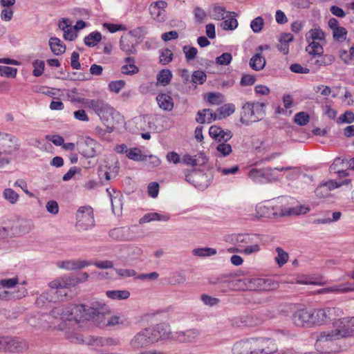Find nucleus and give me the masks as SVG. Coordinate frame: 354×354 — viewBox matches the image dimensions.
<instances>
[{
	"label": "nucleus",
	"mask_w": 354,
	"mask_h": 354,
	"mask_svg": "<svg viewBox=\"0 0 354 354\" xmlns=\"http://www.w3.org/2000/svg\"><path fill=\"white\" fill-rule=\"evenodd\" d=\"M136 124L138 125L139 128L142 131H146L147 129L155 130L156 129V126L153 123V118L151 115H140L138 118H136Z\"/></svg>",
	"instance_id": "obj_26"
},
{
	"label": "nucleus",
	"mask_w": 354,
	"mask_h": 354,
	"mask_svg": "<svg viewBox=\"0 0 354 354\" xmlns=\"http://www.w3.org/2000/svg\"><path fill=\"white\" fill-rule=\"evenodd\" d=\"M91 264H92L91 261H85V260L65 261L57 262V266L59 268L65 269L67 270H74L81 269L84 267L91 266Z\"/></svg>",
	"instance_id": "obj_19"
},
{
	"label": "nucleus",
	"mask_w": 354,
	"mask_h": 354,
	"mask_svg": "<svg viewBox=\"0 0 354 354\" xmlns=\"http://www.w3.org/2000/svg\"><path fill=\"white\" fill-rule=\"evenodd\" d=\"M86 108L92 109L102 120H108L113 113L114 109L106 101L101 99H86L82 100Z\"/></svg>",
	"instance_id": "obj_8"
},
{
	"label": "nucleus",
	"mask_w": 354,
	"mask_h": 354,
	"mask_svg": "<svg viewBox=\"0 0 354 354\" xmlns=\"http://www.w3.org/2000/svg\"><path fill=\"white\" fill-rule=\"evenodd\" d=\"M309 115L304 111L297 113L294 117V121L300 126H304L309 122Z\"/></svg>",
	"instance_id": "obj_51"
},
{
	"label": "nucleus",
	"mask_w": 354,
	"mask_h": 354,
	"mask_svg": "<svg viewBox=\"0 0 354 354\" xmlns=\"http://www.w3.org/2000/svg\"><path fill=\"white\" fill-rule=\"evenodd\" d=\"M20 147L19 140L15 136L2 133L0 138V156L3 153L11 155L16 153Z\"/></svg>",
	"instance_id": "obj_13"
},
{
	"label": "nucleus",
	"mask_w": 354,
	"mask_h": 354,
	"mask_svg": "<svg viewBox=\"0 0 354 354\" xmlns=\"http://www.w3.org/2000/svg\"><path fill=\"white\" fill-rule=\"evenodd\" d=\"M201 299L204 304L208 306H216L220 301L219 299L209 296L205 294L202 295Z\"/></svg>",
	"instance_id": "obj_62"
},
{
	"label": "nucleus",
	"mask_w": 354,
	"mask_h": 354,
	"mask_svg": "<svg viewBox=\"0 0 354 354\" xmlns=\"http://www.w3.org/2000/svg\"><path fill=\"white\" fill-rule=\"evenodd\" d=\"M172 78V73L169 69H162L157 74V84L165 86L168 85Z\"/></svg>",
	"instance_id": "obj_33"
},
{
	"label": "nucleus",
	"mask_w": 354,
	"mask_h": 354,
	"mask_svg": "<svg viewBox=\"0 0 354 354\" xmlns=\"http://www.w3.org/2000/svg\"><path fill=\"white\" fill-rule=\"evenodd\" d=\"M223 95L220 93H209L207 102L212 104L219 105L223 102Z\"/></svg>",
	"instance_id": "obj_55"
},
{
	"label": "nucleus",
	"mask_w": 354,
	"mask_h": 354,
	"mask_svg": "<svg viewBox=\"0 0 354 354\" xmlns=\"http://www.w3.org/2000/svg\"><path fill=\"white\" fill-rule=\"evenodd\" d=\"M207 162L205 153H199L194 156L186 154L183 158V162L187 165L198 166L203 165Z\"/></svg>",
	"instance_id": "obj_22"
},
{
	"label": "nucleus",
	"mask_w": 354,
	"mask_h": 354,
	"mask_svg": "<svg viewBox=\"0 0 354 354\" xmlns=\"http://www.w3.org/2000/svg\"><path fill=\"white\" fill-rule=\"evenodd\" d=\"M170 337L169 326L165 323L146 328L137 333L131 339L130 346L133 349H140L154 344L160 339Z\"/></svg>",
	"instance_id": "obj_3"
},
{
	"label": "nucleus",
	"mask_w": 354,
	"mask_h": 354,
	"mask_svg": "<svg viewBox=\"0 0 354 354\" xmlns=\"http://www.w3.org/2000/svg\"><path fill=\"white\" fill-rule=\"evenodd\" d=\"M277 257L274 259L279 267L283 266L288 259V254L281 248H276Z\"/></svg>",
	"instance_id": "obj_43"
},
{
	"label": "nucleus",
	"mask_w": 354,
	"mask_h": 354,
	"mask_svg": "<svg viewBox=\"0 0 354 354\" xmlns=\"http://www.w3.org/2000/svg\"><path fill=\"white\" fill-rule=\"evenodd\" d=\"M76 226L80 230H87L95 225L93 209L89 206L80 207L76 213Z\"/></svg>",
	"instance_id": "obj_10"
},
{
	"label": "nucleus",
	"mask_w": 354,
	"mask_h": 354,
	"mask_svg": "<svg viewBox=\"0 0 354 354\" xmlns=\"http://www.w3.org/2000/svg\"><path fill=\"white\" fill-rule=\"evenodd\" d=\"M353 337H354V317H346L333 322V329L320 333L317 337V341L333 342Z\"/></svg>",
	"instance_id": "obj_4"
},
{
	"label": "nucleus",
	"mask_w": 354,
	"mask_h": 354,
	"mask_svg": "<svg viewBox=\"0 0 354 354\" xmlns=\"http://www.w3.org/2000/svg\"><path fill=\"white\" fill-rule=\"evenodd\" d=\"M221 26L223 30H233L237 28L238 21L234 17H230V19L224 20L221 24Z\"/></svg>",
	"instance_id": "obj_52"
},
{
	"label": "nucleus",
	"mask_w": 354,
	"mask_h": 354,
	"mask_svg": "<svg viewBox=\"0 0 354 354\" xmlns=\"http://www.w3.org/2000/svg\"><path fill=\"white\" fill-rule=\"evenodd\" d=\"M310 211V209L306 206H300L299 210H295L294 208H289L288 209H281V216H287L292 214H306Z\"/></svg>",
	"instance_id": "obj_57"
},
{
	"label": "nucleus",
	"mask_w": 354,
	"mask_h": 354,
	"mask_svg": "<svg viewBox=\"0 0 354 354\" xmlns=\"http://www.w3.org/2000/svg\"><path fill=\"white\" fill-rule=\"evenodd\" d=\"M173 59V53L169 48H165L161 50L160 55V62L166 65L170 63Z\"/></svg>",
	"instance_id": "obj_50"
},
{
	"label": "nucleus",
	"mask_w": 354,
	"mask_h": 354,
	"mask_svg": "<svg viewBox=\"0 0 354 354\" xmlns=\"http://www.w3.org/2000/svg\"><path fill=\"white\" fill-rule=\"evenodd\" d=\"M347 33L346 29L340 26L333 32V37L336 41L342 42L346 39Z\"/></svg>",
	"instance_id": "obj_47"
},
{
	"label": "nucleus",
	"mask_w": 354,
	"mask_h": 354,
	"mask_svg": "<svg viewBox=\"0 0 354 354\" xmlns=\"http://www.w3.org/2000/svg\"><path fill=\"white\" fill-rule=\"evenodd\" d=\"M183 51L185 54L186 60L188 62L194 59L198 53L196 48L189 46H183Z\"/></svg>",
	"instance_id": "obj_56"
},
{
	"label": "nucleus",
	"mask_w": 354,
	"mask_h": 354,
	"mask_svg": "<svg viewBox=\"0 0 354 354\" xmlns=\"http://www.w3.org/2000/svg\"><path fill=\"white\" fill-rule=\"evenodd\" d=\"M156 100L159 107L167 111H170L174 108V101L172 97L166 93H160L156 97Z\"/></svg>",
	"instance_id": "obj_24"
},
{
	"label": "nucleus",
	"mask_w": 354,
	"mask_h": 354,
	"mask_svg": "<svg viewBox=\"0 0 354 354\" xmlns=\"http://www.w3.org/2000/svg\"><path fill=\"white\" fill-rule=\"evenodd\" d=\"M264 25L263 19L261 17L254 18L250 23V28L255 33L259 32Z\"/></svg>",
	"instance_id": "obj_58"
},
{
	"label": "nucleus",
	"mask_w": 354,
	"mask_h": 354,
	"mask_svg": "<svg viewBox=\"0 0 354 354\" xmlns=\"http://www.w3.org/2000/svg\"><path fill=\"white\" fill-rule=\"evenodd\" d=\"M7 352L19 353L23 352L28 348V344L26 341L18 338L8 337Z\"/></svg>",
	"instance_id": "obj_18"
},
{
	"label": "nucleus",
	"mask_w": 354,
	"mask_h": 354,
	"mask_svg": "<svg viewBox=\"0 0 354 354\" xmlns=\"http://www.w3.org/2000/svg\"><path fill=\"white\" fill-rule=\"evenodd\" d=\"M252 354H272L277 351L274 342L270 338H250Z\"/></svg>",
	"instance_id": "obj_11"
},
{
	"label": "nucleus",
	"mask_w": 354,
	"mask_h": 354,
	"mask_svg": "<svg viewBox=\"0 0 354 354\" xmlns=\"http://www.w3.org/2000/svg\"><path fill=\"white\" fill-rule=\"evenodd\" d=\"M249 178L255 183H266L265 169H252L248 173Z\"/></svg>",
	"instance_id": "obj_30"
},
{
	"label": "nucleus",
	"mask_w": 354,
	"mask_h": 354,
	"mask_svg": "<svg viewBox=\"0 0 354 354\" xmlns=\"http://www.w3.org/2000/svg\"><path fill=\"white\" fill-rule=\"evenodd\" d=\"M265 319V317H260L256 314H251L237 318L234 320L233 325L237 327L254 326L260 324Z\"/></svg>",
	"instance_id": "obj_16"
},
{
	"label": "nucleus",
	"mask_w": 354,
	"mask_h": 354,
	"mask_svg": "<svg viewBox=\"0 0 354 354\" xmlns=\"http://www.w3.org/2000/svg\"><path fill=\"white\" fill-rule=\"evenodd\" d=\"M306 50L312 55H321L324 53L322 46L317 41H310Z\"/></svg>",
	"instance_id": "obj_38"
},
{
	"label": "nucleus",
	"mask_w": 354,
	"mask_h": 354,
	"mask_svg": "<svg viewBox=\"0 0 354 354\" xmlns=\"http://www.w3.org/2000/svg\"><path fill=\"white\" fill-rule=\"evenodd\" d=\"M266 65L265 58L260 54L257 53L250 60V66L254 71H260Z\"/></svg>",
	"instance_id": "obj_34"
},
{
	"label": "nucleus",
	"mask_w": 354,
	"mask_h": 354,
	"mask_svg": "<svg viewBox=\"0 0 354 354\" xmlns=\"http://www.w3.org/2000/svg\"><path fill=\"white\" fill-rule=\"evenodd\" d=\"M127 156L129 159L134 161H142L145 158V156L142 155L141 150L136 147L130 149L127 154Z\"/></svg>",
	"instance_id": "obj_45"
},
{
	"label": "nucleus",
	"mask_w": 354,
	"mask_h": 354,
	"mask_svg": "<svg viewBox=\"0 0 354 354\" xmlns=\"http://www.w3.org/2000/svg\"><path fill=\"white\" fill-rule=\"evenodd\" d=\"M266 104L259 102H248L242 106L240 122L245 125L251 122H258L266 115Z\"/></svg>",
	"instance_id": "obj_6"
},
{
	"label": "nucleus",
	"mask_w": 354,
	"mask_h": 354,
	"mask_svg": "<svg viewBox=\"0 0 354 354\" xmlns=\"http://www.w3.org/2000/svg\"><path fill=\"white\" fill-rule=\"evenodd\" d=\"M334 294H342L354 291V283H344L333 285Z\"/></svg>",
	"instance_id": "obj_40"
},
{
	"label": "nucleus",
	"mask_w": 354,
	"mask_h": 354,
	"mask_svg": "<svg viewBox=\"0 0 354 354\" xmlns=\"http://www.w3.org/2000/svg\"><path fill=\"white\" fill-rule=\"evenodd\" d=\"M232 352L234 354H252L251 339H242L235 343Z\"/></svg>",
	"instance_id": "obj_21"
},
{
	"label": "nucleus",
	"mask_w": 354,
	"mask_h": 354,
	"mask_svg": "<svg viewBox=\"0 0 354 354\" xmlns=\"http://www.w3.org/2000/svg\"><path fill=\"white\" fill-rule=\"evenodd\" d=\"M306 39L308 42L310 41H324L325 34L320 28L310 29L306 35Z\"/></svg>",
	"instance_id": "obj_32"
},
{
	"label": "nucleus",
	"mask_w": 354,
	"mask_h": 354,
	"mask_svg": "<svg viewBox=\"0 0 354 354\" xmlns=\"http://www.w3.org/2000/svg\"><path fill=\"white\" fill-rule=\"evenodd\" d=\"M77 282V280L69 276H64L51 281L49 283L50 292L55 296L50 301L55 302L63 300L67 296L70 287L75 286Z\"/></svg>",
	"instance_id": "obj_7"
},
{
	"label": "nucleus",
	"mask_w": 354,
	"mask_h": 354,
	"mask_svg": "<svg viewBox=\"0 0 354 354\" xmlns=\"http://www.w3.org/2000/svg\"><path fill=\"white\" fill-rule=\"evenodd\" d=\"M342 310L338 308H326L310 309L299 307L291 314L292 324L297 328H310L322 325L326 319H333L342 315Z\"/></svg>",
	"instance_id": "obj_2"
},
{
	"label": "nucleus",
	"mask_w": 354,
	"mask_h": 354,
	"mask_svg": "<svg viewBox=\"0 0 354 354\" xmlns=\"http://www.w3.org/2000/svg\"><path fill=\"white\" fill-rule=\"evenodd\" d=\"M46 208L48 212L56 215L59 212V205L57 201L51 200L47 202Z\"/></svg>",
	"instance_id": "obj_64"
},
{
	"label": "nucleus",
	"mask_w": 354,
	"mask_h": 354,
	"mask_svg": "<svg viewBox=\"0 0 354 354\" xmlns=\"http://www.w3.org/2000/svg\"><path fill=\"white\" fill-rule=\"evenodd\" d=\"M32 66L34 67L32 75L37 77L41 76L44 71V62L36 59L32 62Z\"/></svg>",
	"instance_id": "obj_54"
},
{
	"label": "nucleus",
	"mask_w": 354,
	"mask_h": 354,
	"mask_svg": "<svg viewBox=\"0 0 354 354\" xmlns=\"http://www.w3.org/2000/svg\"><path fill=\"white\" fill-rule=\"evenodd\" d=\"M26 294V290L24 288H21L20 290H18V292L11 293L6 290H3L0 294V297L2 299H19L23 297H24Z\"/></svg>",
	"instance_id": "obj_42"
},
{
	"label": "nucleus",
	"mask_w": 354,
	"mask_h": 354,
	"mask_svg": "<svg viewBox=\"0 0 354 354\" xmlns=\"http://www.w3.org/2000/svg\"><path fill=\"white\" fill-rule=\"evenodd\" d=\"M266 183L275 182L278 180V176L273 168H264Z\"/></svg>",
	"instance_id": "obj_61"
},
{
	"label": "nucleus",
	"mask_w": 354,
	"mask_h": 354,
	"mask_svg": "<svg viewBox=\"0 0 354 354\" xmlns=\"http://www.w3.org/2000/svg\"><path fill=\"white\" fill-rule=\"evenodd\" d=\"M256 215L259 218H270L275 214L272 206L269 204L259 203L256 206Z\"/></svg>",
	"instance_id": "obj_28"
},
{
	"label": "nucleus",
	"mask_w": 354,
	"mask_h": 354,
	"mask_svg": "<svg viewBox=\"0 0 354 354\" xmlns=\"http://www.w3.org/2000/svg\"><path fill=\"white\" fill-rule=\"evenodd\" d=\"M124 64L122 66L120 71L127 75H133L139 72V68L135 64V59L132 57H127L124 59Z\"/></svg>",
	"instance_id": "obj_23"
},
{
	"label": "nucleus",
	"mask_w": 354,
	"mask_h": 354,
	"mask_svg": "<svg viewBox=\"0 0 354 354\" xmlns=\"http://www.w3.org/2000/svg\"><path fill=\"white\" fill-rule=\"evenodd\" d=\"M216 149L221 156H227L232 151V146L227 143V142L218 143Z\"/></svg>",
	"instance_id": "obj_46"
},
{
	"label": "nucleus",
	"mask_w": 354,
	"mask_h": 354,
	"mask_svg": "<svg viewBox=\"0 0 354 354\" xmlns=\"http://www.w3.org/2000/svg\"><path fill=\"white\" fill-rule=\"evenodd\" d=\"M3 198L10 204L14 205L19 201V196L11 188H6L3 192Z\"/></svg>",
	"instance_id": "obj_41"
},
{
	"label": "nucleus",
	"mask_w": 354,
	"mask_h": 354,
	"mask_svg": "<svg viewBox=\"0 0 354 354\" xmlns=\"http://www.w3.org/2000/svg\"><path fill=\"white\" fill-rule=\"evenodd\" d=\"M232 244L239 248V253L250 255L260 250L259 237L253 234H238L230 236Z\"/></svg>",
	"instance_id": "obj_5"
},
{
	"label": "nucleus",
	"mask_w": 354,
	"mask_h": 354,
	"mask_svg": "<svg viewBox=\"0 0 354 354\" xmlns=\"http://www.w3.org/2000/svg\"><path fill=\"white\" fill-rule=\"evenodd\" d=\"M250 290L272 291L278 288V283L271 278H250Z\"/></svg>",
	"instance_id": "obj_14"
},
{
	"label": "nucleus",
	"mask_w": 354,
	"mask_h": 354,
	"mask_svg": "<svg viewBox=\"0 0 354 354\" xmlns=\"http://www.w3.org/2000/svg\"><path fill=\"white\" fill-rule=\"evenodd\" d=\"M209 283H221L227 285V289L232 290H250V278L236 279L229 276L221 275L209 280Z\"/></svg>",
	"instance_id": "obj_9"
},
{
	"label": "nucleus",
	"mask_w": 354,
	"mask_h": 354,
	"mask_svg": "<svg viewBox=\"0 0 354 354\" xmlns=\"http://www.w3.org/2000/svg\"><path fill=\"white\" fill-rule=\"evenodd\" d=\"M49 46L52 53L55 55H61L66 51L65 44L58 37H50L49 39Z\"/></svg>",
	"instance_id": "obj_27"
},
{
	"label": "nucleus",
	"mask_w": 354,
	"mask_h": 354,
	"mask_svg": "<svg viewBox=\"0 0 354 354\" xmlns=\"http://www.w3.org/2000/svg\"><path fill=\"white\" fill-rule=\"evenodd\" d=\"M185 180L192 184L196 188L204 190L211 183V178L203 171L193 169L185 173Z\"/></svg>",
	"instance_id": "obj_12"
},
{
	"label": "nucleus",
	"mask_w": 354,
	"mask_h": 354,
	"mask_svg": "<svg viewBox=\"0 0 354 354\" xmlns=\"http://www.w3.org/2000/svg\"><path fill=\"white\" fill-rule=\"evenodd\" d=\"M235 105L232 103L225 104L217 109L218 120L225 118L234 113Z\"/></svg>",
	"instance_id": "obj_31"
},
{
	"label": "nucleus",
	"mask_w": 354,
	"mask_h": 354,
	"mask_svg": "<svg viewBox=\"0 0 354 354\" xmlns=\"http://www.w3.org/2000/svg\"><path fill=\"white\" fill-rule=\"evenodd\" d=\"M108 311L109 308L104 301L93 300L88 308L83 304L57 306L51 310L50 316L62 321L58 328L65 331L66 337L71 342H86L89 345L100 346L102 344V338L92 336L84 340L82 335L75 330L91 323L100 328L115 325L127 326L130 324L129 319L123 315L112 316L106 322L105 315Z\"/></svg>",
	"instance_id": "obj_1"
},
{
	"label": "nucleus",
	"mask_w": 354,
	"mask_h": 354,
	"mask_svg": "<svg viewBox=\"0 0 354 354\" xmlns=\"http://www.w3.org/2000/svg\"><path fill=\"white\" fill-rule=\"evenodd\" d=\"M126 85L124 80L111 81L109 83V89L115 93H118Z\"/></svg>",
	"instance_id": "obj_53"
},
{
	"label": "nucleus",
	"mask_w": 354,
	"mask_h": 354,
	"mask_svg": "<svg viewBox=\"0 0 354 354\" xmlns=\"http://www.w3.org/2000/svg\"><path fill=\"white\" fill-rule=\"evenodd\" d=\"M168 217L161 215L156 212L148 213L145 214L139 220L140 224H144L147 223H149L153 221H167Z\"/></svg>",
	"instance_id": "obj_36"
},
{
	"label": "nucleus",
	"mask_w": 354,
	"mask_h": 354,
	"mask_svg": "<svg viewBox=\"0 0 354 354\" xmlns=\"http://www.w3.org/2000/svg\"><path fill=\"white\" fill-rule=\"evenodd\" d=\"M232 59V56L229 53H223L221 55L216 59V63L219 65H228Z\"/></svg>",
	"instance_id": "obj_60"
},
{
	"label": "nucleus",
	"mask_w": 354,
	"mask_h": 354,
	"mask_svg": "<svg viewBox=\"0 0 354 354\" xmlns=\"http://www.w3.org/2000/svg\"><path fill=\"white\" fill-rule=\"evenodd\" d=\"M344 162L346 163V167L348 169L354 170V158H350L348 160H341L339 158H337L335 160L333 164L331 165L330 169H334L333 167L335 165H338L339 164H342Z\"/></svg>",
	"instance_id": "obj_63"
},
{
	"label": "nucleus",
	"mask_w": 354,
	"mask_h": 354,
	"mask_svg": "<svg viewBox=\"0 0 354 354\" xmlns=\"http://www.w3.org/2000/svg\"><path fill=\"white\" fill-rule=\"evenodd\" d=\"M120 47L127 55H135L137 53L135 43L129 37L126 36L121 37Z\"/></svg>",
	"instance_id": "obj_25"
},
{
	"label": "nucleus",
	"mask_w": 354,
	"mask_h": 354,
	"mask_svg": "<svg viewBox=\"0 0 354 354\" xmlns=\"http://www.w3.org/2000/svg\"><path fill=\"white\" fill-rule=\"evenodd\" d=\"M335 57L330 54H321L314 55L310 61L311 64L318 68L331 65L335 62Z\"/></svg>",
	"instance_id": "obj_20"
},
{
	"label": "nucleus",
	"mask_w": 354,
	"mask_h": 354,
	"mask_svg": "<svg viewBox=\"0 0 354 354\" xmlns=\"http://www.w3.org/2000/svg\"><path fill=\"white\" fill-rule=\"evenodd\" d=\"M225 9L223 7L216 6L214 7L211 17L214 20H221L224 18Z\"/></svg>",
	"instance_id": "obj_59"
},
{
	"label": "nucleus",
	"mask_w": 354,
	"mask_h": 354,
	"mask_svg": "<svg viewBox=\"0 0 354 354\" xmlns=\"http://www.w3.org/2000/svg\"><path fill=\"white\" fill-rule=\"evenodd\" d=\"M17 69L16 68L0 66V75L6 77L14 78L16 77Z\"/></svg>",
	"instance_id": "obj_48"
},
{
	"label": "nucleus",
	"mask_w": 354,
	"mask_h": 354,
	"mask_svg": "<svg viewBox=\"0 0 354 354\" xmlns=\"http://www.w3.org/2000/svg\"><path fill=\"white\" fill-rule=\"evenodd\" d=\"M339 124H351L354 122V113L351 111H346L341 115L337 120Z\"/></svg>",
	"instance_id": "obj_49"
},
{
	"label": "nucleus",
	"mask_w": 354,
	"mask_h": 354,
	"mask_svg": "<svg viewBox=\"0 0 354 354\" xmlns=\"http://www.w3.org/2000/svg\"><path fill=\"white\" fill-rule=\"evenodd\" d=\"M106 296L112 300H125L127 299L131 293L127 290H106Z\"/></svg>",
	"instance_id": "obj_29"
},
{
	"label": "nucleus",
	"mask_w": 354,
	"mask_h": 354,
	"mask_svg": "<svg viewBox=\"0 0 354 354\" xmlns=\"http://www.w3.org/2000/svg\"><path fill=\"white\" fill-rule=\"evenodd\" d=\"M207 80L206 73L201 70H197L193 72L191 76L190 82L196 85L203 84Z\"/></svg>",
	"instance_id": "obj_37"
},
{
	"label": "nucleus",
	"mask_w": 354,
	"mask_h": 354,
	"mask_svg": "<svg viewBox=\"0 0 354 354\" xmlns=\"http://www.w3.org/2000/svg\"><path fill=\"white\" fill-rule=\"evenodd\" d=\"M109 236L119 241H131L134 239L131 227H127L115 228L110 231Z\"/></svg>",
	"instance_id": "obj_17"
},
{
	"label": "nucleus",
	"mask_w": 354,
	"mask_h": 354,
	"mask_svg": "<svg viewBox=\"0 0 354 354\" xmlns=\"http://www.w3.org/2000/svg\"><path fill=\"white\" fill-rule=\"evenodd\" d=\"M101 39V33L98 31H94L84 37V42L88 47H94L97 45Z\"/></svg>",
	"instance_id": "obj_35"
},
{
	"label": "nucleus",
	"mask_w": 354,
	"mask_h": 354,
	"mask_svg": "<svg viewBox=\"0 0 354 354\" xmlns=\"http://www.w3.org/2000/svg\"><path fill=\"white\" fill-rule=\"evenodd\" d=\"M200 332L198 329L193 328L185 331L176 332L174 335L170 333V337L169 339H175L180 342H194L196 341Z\"/></svg>",
	"instance_id": "obj_15"
},
{
	"label": "nucleus",
	"mask_w": 354,
	"mask_h": 354,
	"mask_svg": "<svg viewBox=\"0 0 354 354\" xmlns=\"http://www.w3.org/2000/svg\"><path fill=\"white\" fill-rule=\"evenodd\" d=\"M193 254L198 257H210L216 254V250L211 248H196L193 250Z\"/></svg>",
	"instance_id": "obj_44"
},
{
	"label": "nucleus",
	"mask_w": 354,
	"mask_h": 354,
	"mask_svg": "<svg viewBox=\"0 0 354 354\" xmlns=\"http://www.w3.org/2000/svg\"><path fill=\"white\" fill-rule=\"evenodd\" d=\"M149 12L151 17L158 21L162 22L165 19V10H160L158 8H156L151 5L149 6Z\"/></svg>",
	"instance_id": "obj_39"
}]
</instances>
